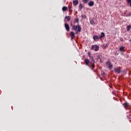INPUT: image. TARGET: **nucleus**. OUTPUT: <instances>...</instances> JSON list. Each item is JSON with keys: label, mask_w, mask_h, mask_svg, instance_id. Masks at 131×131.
Wrapping results in <instances>:
<instances>
[{"label": "nucleus", "mask_w": 131, "mask_h": 131, "mask_svg": "<svg viewBox=\"0 0 131 131\" xmlns=\"http://www.w3.org/2000/svg\"><path fill=\"white\" fill-rule=\"evenodd\" d=\"M70 26L71 27H72V30L76 31V33H77V32H80V31H81V27H80L79 25L76 26L73 25H72V23H71Z\"/></svg>", "instance_id": "1"}, {"label": "nucleus", "mask_w": 131, "mask_h": 131, "mask_svg": "<svg viewBox=\"0 0 131 131\" xmlns=\"http://www.w3.org/2000/svg\"><path fill=\"white\" fill-rule=\"evenodd\" d=\"M99 49H100V47H99L98 45H92L91 47V49L94 50L95 52L99 51Z\"/></svg>", "instance_id": "2"}, {"label": "nucleus", "mask_w": 131, "mask_h": 131, "mask_svg": "<svg viewBox=\"0 0 131 131\" xmlns=\"http://www.w3.org/2000/svg\"><path fill=\"white\" fill-rule=\"evenodd\" d=\"M106 64L108 65L109 69L111 70L113 68V65L111 64V62L110 61L106 62Z\"/></svg>", "instance_id": "3"}, {"label": "nucleus", "mask_w": 131, "mask_h": 131, "mask_svg": "<svg viewBox=\"0 0 131 131\" xmlns=\"http://www.w3.org/2000/svg\"><path fill=\"white\" fill-rule=\"evenodd\" d=\"M115 72L116 73L119 74L121 72V71L120 70V67H117L115 69Z\"/></svg>", "instance_id": "4"}, {"label": "nucleus", "mask_w": 131, "mask_h": 131, "mask_svg": "<svg viewBox=\"0 0 131 131\" xmlns=\"http://www.w3.org/2000/svg\"><path fill=\"white\" fill-rule=\"evenodd\" d=\"M84 62L86 66H90V65L91 64V63H90V60H89V59L88 58L85 59Z\"/></svg>", "instance_id": "5"}, {"label": "nucleus", "mask_w": 131, "mask_h": 131, "mask_svg": "<svg viewBox=\"0 0 131 131\" xmlns=\"http://www.w3.org/2000/svg\"><path fill=\"white\" fill-rule=\"evenodd\" d=\"M93 39L95 41H99V39H100V37H99L98 35H94L93 36Z\"/></svg>", "instance_id": "6"}, {"label": "nucleus", "mask_w": 131, "mask_h": 131, "mask_svg": "<svg viewBox=\"0 0 131 131\" xmlns=\"http://www.w3.org/2000/svg\"><path fill=\"white\" fill-rule=\"evenodd\" d=\"M64 27L67 30V31H69L70 30V27L68 24H64Z\"/></svg>", "instance_id": "7"}, {"label": "nucleus", "mask_w": 131, "mask_h": 131, "mask_svg": "<svg viewBox=\"0 0 131 131\" xmlns=\"http://www.w3.org/2000/svg\"><path fill=\"white\" fill-rule=\"evenodd\" d=\"M92 65V63H90V66H89V67H90L92 70H94V69H95V62H92V65Z\"/></svg>", "instance_id": "8"}, {"label": "nucleus", "mask_w": 131, "mask_h": 131, "mask_svg": "<svg viewBox=\"0 0 131 131\" xmlns=\"http://www.w3.org/2000/svg\"><path fill=\"white\" fill-rule=\"evenodd\" d=\"M73 4L75 6H77V5L79 4L78 0H74L73 1Z\"/></svg>", "instance_id": "9"}, {"label": "nucleus", "mask_w": 131, "mask_h": 131, "mask_svg": "<svg viewBox=\"0 0 131 131\" xmlns=\"http://www.w3.org/2000/svg\"><path fill=\"white\" fill-rule=\"evenodd\" d=\"M105 33L104 32H101V35L99 36V38L100 39H102V38H103V37H105Z\"/></svg>", "instance_id": "10"}, {"label": "nucleus", "mask_w": 131, "mask_h": 131, "mask_svg": "<svg viewBox=\"0 0 131 131\" xmlns=\"http://www.w3.org/2000/svg\"><path fill=\"white\" fill-rule=\"evenodd\" d=\"M89 7H93L94 5H95V2L94 1H91L89 4H88Z\"/></svg>", "instance_id": "11"}, {"label": "nucleus", "mask_w": 131, "mask_h": 131, "mask_svg": "<svg viewBox=\"0 0 131 131\" xmlns=\"http://www.w3.org/2000/svg\"><path fill=\"white\" fill-rule=\"evenodd\" d=\"M123 106H124V108H127V107L129 106V104H128L127 102H125L123 104Z\"/></svg>", "instance_id": "12"}, {"label": "nucleus", "mask_w": 131, "mask_h": 131, "mask_svg": "<svg viewBox=\"0 0 131 131\" xmlns=\"http://www.w3.org/2000/svg\"><path fill=\"white\" fill-rule=\"evenodd\" d=\"M89 58L90 60H91L92 63H95V59H94V57L92 56H89Z\"/></svg>", "instance_id": "13"}, {"label": "nucleus", "mask_w": 131, "mask_h": 131, "mask_svg": "<svg viewBox=\"0 0 131 131\" xmlns=\"http://www.w3.org/2000/svg\"><path fill=\"white\" fill-rule=\"evenodd\" d=\"M79 8L80 11H81V10H82V9L83 8V6H82V4H80L79 5Z\"/></svg>", "instance_id": "14"}, {"label": "nucleus", "mask_w": 131, "mask_h": 131, "mask_svg": "<svg viewBox=\"0 0 131 131\" xmlns=\"http://www.w3.org/2000/svg\"><path fill=\"white\" fill-rule=\"evenodd\" d=\"M70 36H72L73 37H74V36H75V34H74V32H71L70 33Z\"/></svg>", "instance_id": "15"}, {"label": "nucleus", "mask_w": 131, "mask_h": 131, "mask_svg": "<svg viewBox=\"0 0 131 131\" xmlns=\"http://www.w3.org/2000/svg\"><path fill=\"white\" fill-rule=\"evenodd\" d=\"M65 19H66L68 21H70L71 19V17H70V16H67L65 17Z\"/></svg>", "instance_id": "16"}, {"label": "nucleus", "mask_w": 131, "mask_h": 131, "mask_svg": "<svg viewBox=\"0 0 131 131\" xmlns=\"http://www.w3.org/2000/svg\"><path fill=\"white\" fill-rule=\"evenodd\" d=\"M120 51L121 52H124V47H121L120 48Z\"/></svg>", "instance_id": "17"}, {"label": "nucleus", "mask_w": 131, "mask_h": 131, "mask_svg": "<svg viewBox=\"0 0 131 131\" xmlns=\"http://www.w3.org/2000/svg\"><path fill=\"white\" fill-rule=\"evenodd\" d=\"M90 24H91V25H95V20H90Z\"/></svg>", "instance_id": "18"}, {"label": "nucleus", "mask_w": 131, "mask_h": 131, "mask_svg": "<svg viewBox=\"0 0 131 131\" xmlns=\"http://www.w3.org/2000/svg\"><path fill=\"white\" fill-rule=\"evenodd\" d=\"M131 27L130 25L127 26L126 27L127 31H129L130 30Z\"/></svg>", "instance_id": "19"}, {"label": "nucleus", "mask_w": 131, "mask_h": 131, "mask_svg": "<svg viewBox=\"0 0 131 131\" xmlns=\"http://www.w3.org/2000/svg\"><path fill=\"white\" fill-rule=\"evenodd\" d=\"M62 11L65 12V11H67V7L66 6H64L62 7Z\"/></svg>", "instance_id": "20"}, {"label": "nucleus", "mask_w": 131, "mask_h": 131, "mask_svg": "<svg viewBox=\"0 0 131 131\" xmlns=\"http://www.w3.org/2000/svg\"><path fill=\"white\" fill-rule=\"evenodd\" d=\"M108 45L107 44L102 45L103 49H107Z\"/></svg>", "instance_id": "21"}, {"label": "nucleus", "mask_w": 131, "mask_h": 131, "mask_svg": "<svg viewBox=\"0 0 131 131\" xmlns=\"http://www.w3.org/2000/svg\"><path fill=\"white\" fill-rule=\"evenodd\" d=\"M79 21V19H78V18H75V20H74L75 23H78Z\"/></svg>", "instance_id": "22"}, {"label": "nucleus", "mask_w": 131, "mask_h": 131, "mask_svg": "<svg viewBox=\"0 0 131 131\" xmlns=\"http://www.w3.org/2000/svg\"><path fill=\"white\" fill-rule=\"evenodd\" d=\"M81 17L82 18V19H86V15L83 14L81 15Z\"/></svg>", "instance_id": "23"}, {"label": "nucleus", "mask_w": 131, "mask_h": 131, "mask_svg": "<svg viewBox=\"0 0 131 131\" xmlns=\"http://www.w3.org/2000/svg\"><path fill=\"white\" fill-rule=\"evenodd\" d=\"M82 2L84 4H88V2H89V0H83Z\"/></svg>", "instance_id": "24"}, {"label": "nucleus", "mask_w": 131, "mask_h": 131, "mask_svg": "<svg viewBox=\"0 0 131 131\" xmlns=\"http://www.w3.org/2000/svg\"><path fill=\"white\" fill-rule=\"evenodd\" d=\"M131 16V12H129L127 15H125V17H130Z\"/></svg>", "instance_id": "25"}, {"label": "nucleus", "mask_w": 131, "mask_h": 131, "mask_svg": "<svg viewBox=\"0 0 131 131\" xmlns=\"http://www.w3.org/2000/svg\"><path fill=\"white\" fill-rule=\"evenodd\" d=\"M69 12H71L72 10H71V9H72V7H70V6H69Z\"/></svg>", "instance_id": "26"}, {"label": "nucleus", "mask_w": 131, "mask_h": 131, "mask_svg": "<svg viewBox=\"0 0 131 131\" xmlns=\"http://www.w3.org/2000/svg\"><path fill=\"white\" fill-rule=\"evenodd\" d=\"M127 4H130L131 3V0H126Z\"/></svg>", "instance_id": "27"}, {"label": "nucleus", "mask_w": 131, "mask_h": 131, "mask_svg": "<svg viewBox=\"0 0 131 131\" xmlns=\"http://www.w3.org/2000/svg\"><path fill=\"white\" fill-rule=\"evenodd\" d=\"M125 16H126V12L124 13V16L125 17Z\"/></svg>", "instance_id": "28"}, {"label": "nucleus", "mask_w": 131, "mask_h": 131, "mask_svg": "<svg viewBox=\"0 0 131 131\" xmlns=\"http://www.w3.org/2000/svg\"><path fill=\"white\" fill-rule=\"evenodd\" d=\"M120 39L121 41H123V38H120Z\"/></svg>", "instance_id": "29"}, {"label": "nucleus", "mask_w": 131, "mask_h": 131, "mask_svg": "<svg viewBox=\"0 0 131 131\" xmlns=\"http://www.w3.org/2000/svg\"><path fill=\"white\" fill-rule=\"evenodd\" d=\"M88 55H89V57H90V56H92V55H91V53H90V52H89Z\"/></svg>", "instance_id": "30"}, {"label": "nucleus", "mask_w": 131, "mask_h": 131, "mask_svg": "<svg viewBox=\"0 0 131 131\" xmlns=\"http://www.w3.org/2000/svg\"><path fill=\"white\" fill-rule=\"evenodd\" d=\"M74 38V37L71 36V39H73Z\"/></svg>", "instance_id": "31"}, {"label": "nucleus", "mask_w": 131, "mask_h": 131, "mask_svg": "<svg viewBox=\"0 0 131 131\" xmlns=\"http://www.w3.org/2000/svg\"><path fill=\"white\" fill-rule=\"evenodd\" d=\"M103 75H105V73H103Z\"/></svg>", "instance_id": "32"}]
</instances>
